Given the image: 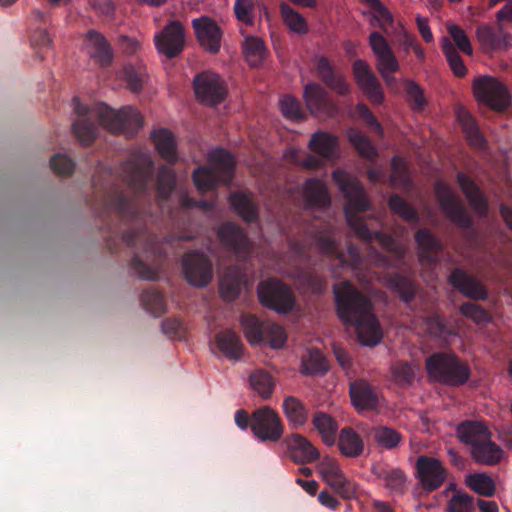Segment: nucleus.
<instances>
[{
	"label": "nucleus",
	"mask_w": 512,
	"mask_h": 512,
	"mask_svg": "<svg viewBox=\"0 0 512 512\" xmlns=\"http://www.w3.org/2000/svg\"><path fill=\"white\" fill-rule=\"evenodd\" d=\"M152 173L150 156L138 154L122 164L126 190L116 184L99 183L96 176L93 178L92 209L101 219L102 228L110 233L107 247L111 253L117 252L116 238L129 248L157 253V236L147 228V212L143 207L150 199L148 183Z\"/></svg>",
	"instance_id": "1"
},
{
	"label": "nucleus",
	"mask_w": 512,
	"mask_h": 512,
	"mask_svg": "<svg viewBox=\"0 0 512 512\" xmlns=\"http://www.w3.org/2000/svg\"><path fill=\"white\" fill-rule=\"evenodd\" d=\"M333 294L339 320L344 325L355 327L365 345L378 344L382 331L371 300L348 280L335 284Z\"/></svg>",
	"instance_id": "2"
},
{
	"label": "nucleus",
	"mask_w": 512,
	"mask_h": 512,
	"mask_svg": "<svg viewBox=\"0 0 512 512\" xmlns=\"http://www.w3.org/2000/svg\"><path fill=\"white\" fill-rule=\"evenodd\" d=\"M332 176L347 199L344 213L349 227L366 242L377 240L384 243L387 239L385 234L378 229H370L366 221L358 215L370 209V203L362 184L342 171H334Z\"/></svg>",
	"instance_id": "3"
},
{
	"label": "nucleus",
	"mask_w": 512,
	"mask_h": 512,
	"mask_svg": "<svg viewBox=\"0 0 512 512\" xmlns=\"http://www.w3.org/2000/svg\"><path fill=\"white\" fill-rule=\"evenodd\" d=\"M208 159L210 166L199 167L192 175L195 186L202 192L215 189L219 183L229 184L234 176L235 161L225 149L211 151Z\"/></svg>",
	"instance_id": "4"
},
{
	"label": "nucleus",
	"mask_w": 512,
	"mask_h": 512,
	"mask_svg": "<svg viewBox=\"0 0 512 512\" xmlns=\"http://www.w3.org/2000/svg\"><path fill=\"white\" fill-rule=\"evenodd\" d=\"M425 366L430 378L450 386L465 384L471 374L468 364L454 353L435 352L426 359Z\"/></svg>",
	"instance_id": "5"
},
{
	"label": "nucleus",
	"mask_w": 512,
	"mask_h": 512,
	"mask_svg": "<svg viewBox=\"0 0 512 512\" xmlns=\"http://www.w3.org/2000/svg\"><path fill=\"white\" fill-rule=\"evenodd\" d=\"M96 115L106 130L111 133H122L128 138L133 137L143 125L141 114L131 106L116 111L101 103L96 106Z\"/></svg>",
	"instance_id": "6"
},
{
	"label": "nucleus",
	"mask_w": 512,
	"mask_h": 512,
	"mask_svg": "<svg viewBox=\"0 0 512 512\" xmlns=\"http://www.w3.org/2000/svg\"><path fill=\"white\" fill-rule=\"evenodd\" d=\"M313 244L320 253L337 260L342 267L349 266L355 272L363 268L364 259L360 248L350 243L347 247V253H344L330 230L317 232L313 236Z\"/></svg>",
	"instance_id": "7"
},
{
	"label": "nucleus",
	"mask_w": 512,
	"mask_h": 512,
	"mask_svg": "<svg viewBox=\"0 0 512 512\" xmlns=\"http://www.w3.org/2000/svg\"><path fill=\"white\" fill-rule=\"evenodd\" d=\"M241 326L250 344L268 343L272 348H281L287 335L279 324L262 321L255 315L247 314L241 317Z\"/></svg>",
	"instance_id": "8"
},
{
	"label": "nucleus",
	"mask_w": 512,
	"mask_h": 512,
	"mask_svg": "<svg viewBox=\"0 0 512 512\" xmlns=\"http://www.w3.org/2000/svg\"><path fill=\"white\" fill-rule=\"evenodd\" d=\"M257 294L263 306L281 314L289 313L296 301L292 289L276 278L260 282Z\"/></svg>",
	"instance_id": "9"
},
{
	"label": "nucleus",
	"mask_w": 512,
	"mask_h": 512,
	"mask_svg": "<svg viewBox=\"0 0 512 512\" xmlns=\"http://www.w3.org/2000/svg\"><path fill=\"white\" fill-rule=\"evenodd\" d=\"M181 265L183 277L191 286L204 288L208 286L213 279V263L203 252H186L182 256Z\"/></svg>",
	"instance_id": "10"
},
{
	"label": "nucleus",
	"mask_w": 512,
	"mask_h": 512,
	"mask_svg": "<svg viewBox=\"0 0 512 512\" xmlns=\"http://www.w3.org/2000/svg\"><path fill=\"white\" fill-rule=\"evenodd\" d=\"M250 428L254 436L262 442H277L284 434V424L280 416L269 406L253 411Z\"/></svg>",
	"instance_id": "11"
},
{
	"label": "nucleus",
	"mask_w": 512,
	"mask_h": 512,
	"mask_svg": "<svg viewBox=\"0 0 512 512\" xmlns=\"http://www.w3.org/2000/svg\"><path fill=\"white\" fill-rule=\"evenodd\" d=\"M475 98L496 111L505 110L510 104V96L506 87L496 78L480 76L473 81Z\"/></svg>",
	"instance_id": "12"
},
{
	"label": "nucleus",
	"mask_w": 512,
	"mask_h": 512,
	"mask_svg": "<svg viewBox=\"0 0 512 512\" xmlns=\"http://www.w3.org/2000/svg\"><path fill=\"white\" fill-rule=\"evenodd\" d=\"M193 87L196 98L203 104L215 106L223 102L228 89L222 78L211 71H204L195 76Z\"/></svg>",
	"instance_id": "13"
},
{
	"label": "nucleus",
	"mask_w": 512,
	"mask_h": 512,
	"mask_svg": "<svg viewBox=\"0 0 512 512\" xmlns=\"http://www.w3.org/2000/svg\"><path fill=\"white\" fill-rule=\"evenodd\" d=\"M436 197L442 212L456 226L463 229H470L473 220L468 214L463 203L452 193L451 189L441 183L435 187Z\"/></svg>",
	"instance_id": "14"
},
{
	"label": "nucleus",
	"mask_w": 512,
	"mask_h": 512,
	"mask_svg": "<svg viewBox=\"0 0 512 512\" xmlns=\"http://www.w3.org/2000/svg\"><path fill=\"white\" fill-rule=\"evenodd\" d=\"M157 51L168 59L179 56L185 47V29L178 20L170 21L154 36Z\"/></svg>",
	"instance_id": "15"
},
{
	"label": "nucleus",
	"mask_w": 512,
	"mask_h": 512,
	"mask_svg": "<svg viewBox=\"0 0 512 512\" xmlns=\"http://www.w3.org/2000/svg\"><path fill=\"white\" fill-rule=\"evenodd\" d=\"M222 245L239 261L250 255L251 242L243 228L233 222H225L218 229Z\"/></svg>",
	"instance_id": "16"
},
{
	"label": "nucleus",
	"mask_w": 512,
	"mask_h": 512,
	"mask_svg": "<svg viewBox=\"0 0 512 512\" xmlns=\"http://www.w3.org/2000/svg\"><path fill=\"white\" fill-rule=\"evenodd\" d=\"M416 471L421 486L427 492L440 488L447 477V470L441 461L425 455L417 458Z\"/></svg>",
	"instance_id": "17"
},
{
	"label": "nucleus",
	"mask_w": 512,
	"mask_h": 512,
	"mask_svg": "<svg viewBox=\"0 0 512 512\" xmlns=\"http://www.w3.org/2000/svg\"><path fill=\"white\" fill-rule=\"evenodd\" d=\"M448 284L471 300H486V287L471 273L462 267H455L448 276Z\"/></svg>",
	"instance_id": "18"
},
{
	"label": "nucleus",
	"mask_w": 512,
	"mask_h": 512,
	"mask_svg": "<svg viewBox=\"0 0 512 512\" xmlns=\"http://www.w3.org/2000/svg\"><path fill=\"white\" fill-rule=\"evenodd\" d=\"M355 82L372 104H381L384 93L381 84L370 66L364 60L357 59L352 66Z\"/></svg>",
	"instance_id": "19"
},
{
	"label": "nucleus",
	"mask_w": 512,
	"mask_h": 512,
	"mask_svg": "<svg viewBox=\"0 0 512 512\" xmlns=\"http://www.w3.org/2000/svg\"><path fill=\"white\" fill-rule=\"evenodd\" d=\"M192 27L201 47L211 54H217L222 40V31L218 24L213 19L203 16L193 19Z\"/></svg>",
	"instance_id": "20"
},
{
	"label": "nucleus",
	"mask_w": 512,
	"mask_h": 512,
	"mask_svg": "<svg viewBox=\"0 0 512 512\" xmlns=\"http://www.w3.org/2000/svg\"><path fill=\"white\" fill-rule=\"evenodd\" d=\"M314 67L322 82L335 93L346 96L351 93V86L345 77L338 72L326 56H319L314 60Z\"/></svg>",
	"instance_id": "21"
},
{
	"label": "nucleus",
	"mask_w": 512,
	"mask_h": 512,
	"mask_svg": "<svg viewBox=\"0 0 512 512\" xmlns=\"http://www.w3.org/2000/svg\"><path fill=\"white\" fill-rule=\"evenodd\" d=\"M414 238L418 248L419 261L429 266L439 264V254L443 251V244L439 238L427 228L417 230Z\"/></svg>",
	"instance_id": "22"
},
{
	"label": "nucleus",
	"mask_w": 512,
	"mask_h": 512,
	"mask_svg": "<svg viewBox=\"0 0 512 512\" xmlns=\"http://www.w3.org/2000/svg\"><path fill=\"white\" fill-rule=\"evenodd\" d=\"M369 44L376 56L379 74H384V71H398V60L381 33L377 31L372 32L369 36Z\"/></svg>",
	"instance_id": "23"
},
{
	"label": "nucleus",
	"mask_w": 512,
	"mask_h": 512,
	"mask_svg": "<svg viewBox=\"0 0 512 512\" xmlns=\"http://www.w3.org/2000/svg\"><path fill=\"white\" fill-rule=\"evenodd\" d=\"M284 443L291 459L297 464H308L320 457L317 448L304 436L293 433L285 437Z\"/></svg>",
	"instance_id": "24"
},
{
	"label": "nucleus",
	"mask_w": 512,
	"mask_h": 512,
	"mask_svg": "<svg viewBox=\"0 0 512 512\" xmlns=\"http://www.w3.org/2000/svg\"><path fill=\"white\" fill-rule=\"evenodd\" d=\"M350 397L353 405L359 410H376L379 396L376 389L366 380H357L350 385Z\"/></svg>",
	"instance_id": "25"
},
{
	"label": "nucleus",
	"mask_w": 512,
	"mask_h": 512,
	"mask_svg": "<svg viewBox=\"0 0 512 512\" xmlns=\"http://www.w3.org/2000/svg\"><path fill=\"white\" fill-rule=\"evenodd\" d=\"M457 182L473 211L480 217L488 213V202L478 185L466 174L459 172Z\"/></svg>",
	"instance_id": "26"
},
{
	"label": "nucleus",
	"mask_w": 512,
	"mask_h": 512,
	"mask_svg": "<svg viewBox=\"0 0 512 512\" xmlns=\"http://www.w3.org/2000/svg\"><path fill=\"white\" fill-rule=\"evenodd\" d=\"M74 102L75 112L82 116V118L77 119L73 123L72 131L81 144L88 146L95 140L98 127L93 121L85 117L89 108L86 105L81 104L76 98L74 99Z\"/></svg>",
	"instance_id": "27"
},
{
	"label": "nucleus",
	"mask_w": 512,
	"mask_h": 512,
	"mask_svg": "<svg viewBox=\"0 0 512 512\" xmlns=\"http://www.w3.org/2000/svg\"><path fill=\"white\" fill-rule=\"evenodd\" d=\"M308 147L322 159L333 160L338 156V137L324 131H318L311 136Z\"/></svg>",
	"instance_id": "28"
},
{
	"label": "nucleus",
	"mask_w": 512,
	"mask_h": 512,
	"mask_svg": "<svg viewBox=\"0 0 512 512\" xmlns=\"http://www.w3.org/2000/svg\"><path fill=\"white\" fill-rule=\"evenodd\" d=\"M459 440L473 449L481 441L491 435L488 427L481 421L466 420L458 424L456 428Z\"/></svg>",
	"instance_id": "29"
},
{
	"label": "nucleus",
	"mask_w": 512,
	"mask_h": 512,
	"mask_svg": "<svg viewBox=\"0 0 512 512\" xmlns=\"http://www.w3.org/2000/svg\"><path fill=\"white\" fill-rule=\"evenodd\" d=\"M303 196L309 207L325 208L331 203L327 187L319 179L310 178L305 181L303 186Z\"/></svg>",
	"instance_id": "30"
},
{
	"label": "nucleus",
	"mask_w": 512,
	"mask_h": 512,
	"mask_svg": "<svg viewBox=\"0 0 512 512\" xmlns=\"http://www.w3.org/2000/svg\"><path fill=\"white\" fill-rule=\"evenodd\" d=\"M504 451L492 441L491 435L471 449V456L479 464L493 466L503 458Z\"/></svg>",
	"instance_id": "31"
},
{
	"label": "nucleus",
	"mask_w": 512,
	"mask_h": 512,
	"mask_svg": "<svg viewBox=\"0 0 512 512\" xmlns=\"http://www.w3.org/2000/svg\"><path fill=\"white\" fill-rule=\"evenodd\" d=\"M243 274L238 266H230L219 282L221 297L226 301L235 300L242 287Z\"/></svg>",
	"instance_id": "32"
},
{
	"label": "nucleus",
	"mask_w": 512,
	"mask_h": 512,
	"mask_svg": "<svg viewBox=\"0 0 512 512\" xmlns=\"http://www.w3.org/2000/svg\"><path fill=\"white\" fill-rule=\"evenodd\" d=\"M304 99L312 114L326 112L330 108L327 91L318 83L310 82L304 87Z\"/></svg>",
	"instance_id": "33"
},
{
	"label": "nucleus",
	"mask_w": 512,
	"mask_h": 512,
	"mask_svg": "<svg viewBox=\"0 0 512 512\" xmlns=\"http://www.w3.org/2000/svg\"><path fill=\"white\" fill-rule=\"evenodd\" d=\"M230 204L236 213L247 223L256 222L259 218V209L252 198L244 192L236 191L230 195Z\"/></svg>",
	"instance_id": "34"
},
{
	"label": "nucleus",
	"mask_w": 512,
	"mask_h": 512,
	"mask_svg": "<svg viewBox=\"0 0 512 512\" xmlns=\"http://www.w3.org/2000/svg\"><path fill=\"white\" fill-rule=\"evenodd\" d=\"M282 408L289 424L293 427H302L307 423L309 409L299 398L294 396L285 397Z\"/></svg>",
	"instance_id": "35"
},
{
	"label": "nucleus",
	"mask_w": 512,
	"mask_h": 512,
	"mask_svg": "<svg viewBox=\"0 0 512 512\" xmlns=\"http://www.w3.org/2000/svg\"><path fill=\"white\" fill-rule=\"evenodd\" d=\"M215 342L220 352L228 359L238 360L243 354V344L240 337L231 330L216 334Z\"/></svg>",
	"instance_id": "36"
},
{
	"label": "nucleus",
	"mask_w": 512,
	"mask_h": 512,
	"mask_svg": "<svg viewBox=\"0 0 512 512\" xmlns=\"http://www.w3.org/2000/svg\"><path fill=\"white\" fill-rule=\"evenodd\" d=\"M338 447L344 456L357 458L364 451V442L354 429L345 427L340 431Z\"/></svg>",
	"instance_id": "37"
},
{
	"label": "nucleus",
	"mask_w": 512,
	"mask_h": 512,
	"mask_svg": "<svg viewBox=\"0 0 512 512\" xmlns=\"http://www.w3.org/2000/svg\"><path fill=\"white\" fill-rule=\"evenodd\" d=\"M456 114L469 144L477 149L484 148L485 139L471 114L464 108H458Z\"/></svg>",
	"instance_id": "38"
},
{
	"label": "nucleus",
	"mask_w": 512,
	"mask_h": 512,
	"mask_svg": "<svg viewBox=\"0 0 512 512\" xmlns=\"http://www.w3.org/2000/svg\"><path fill=\"white\" fill-rule=\"evenodd\" d=\"M329 370L325 356L318 349H309L301 360V373L306 376L324 375Z\"/></svg>",
	"instance_id": "39"
},
{
	"label": "nucleus",
	"mask_w": 512,
	"mask_h": 512,
	"mask_svg": "<svg viewBox=\"0 0 512 512\" xmlns=\"http://www.w3.org/2000/svg\"><path fill=\"white\" fill-rule=\"evenodd\" d=\"M371 434L376 445L388 451L399 448L404 439L398 430L383 425L373 428Z\"/></svg>",
	"instance_id": "40"
},
{
	"label": "nucleus",
	"mask_w": 512,
	"mask_h": 512,
	"mask_svg": "<svg viewBox=\"0 0 512 512\" xmlns=\"http://www.w3.org/2000/svg\"><path fill=\"white\" fill-rule=\"evenodd\" d=\"M387 286L394 293L398 294L400 299L406 304H409L415 298L417 292L415 283L399 273H393L388 276Z\"/></svg>",
	"instance_id": "41"
},
{
	"label": "nucleus",
	"mask_w": 512,
	"mask_h": 512,
	"mask_svg": "<svg viewBox=\"0 0 512 512\" xmlns=\"http://www.w3.org/2000/svg\"><path fill=\"white\" fill-rule=\"evenodd\" d=\"M312 423L326 445L335 444L338 424L330 415L318 411L314 414Z\"/></svg>",
	"instance_id": "42"
},
{
	"label": "nucleus",
	"mask_w": 512,
	"mask_h": 512,
	"mask_svg": "<svg viewBox=\"0 0 512 512\" xmlns=\"http://www.w3.org/2000/svg\"><path fill=\"white\" fill-rule=\"evenodd\" d=\"M477 38L486 49H505L508 46L510 36L502 31H495L487 25L477 27Z\"/></svg>",
	"instance_id": "43"
},
{
	"label": "nucleus",
	"mask_w": 512,
	"mask_h": 512,
	"mask_svg": "<svg viewBox=\"0 0 512 512\" xmlns=\"http://www.w3.org/2000/svg\"><path fill=\"white\" fill-rule=\"evenodd\" d=\"M86 37L95 48L93 57L101 66L108 67L112 63L113 53L106 38L96 30H89Z\"/></svg>",
	"instance_id": "44"
},
{
	"label": "nucleus",
	"mask_w": 512,
	"mask_h": 512,
	"mask_svg": "<svg viewBox=\"0 0 512 512\" xmlns=\"http://www.w3.org/2000/svg\"><path fill=\"white\" fill-rule=\"evenodd\" d=\"M156 149L162 158L173 164L177 161L176 144L173 134L167 129H159L153 133Z\"/></svg>",
	"instance_id": "45"
},
{
	"label": "nucleus",
	"mask_w": 512,
	"mask_h": 512,
	"mask_svg": "<svg viewBox=\"0 0 512 512\" xmlns=\"http://www.w3.org/2000/svg\"><path fill=\"white\" fill-rule=\"evenodd\" d=\"M175 184L176 176L174 171L167 166L160 167L156 179V193L159 205H162L169 198L175 188Z\"/></svg>",
	"instance_id": "46"
},
{
	"label": "nucleus",
	"mask_w": 512,
	"mask_h": 512,
	"mask_svg": "<svg viewBox=\"0 0 512 512\" xmlns=\"http://www.w3.org/2000/svg\"><path fill=\"white\" fill-rule=\"evenodd\" d=\"M374 474L385 482V486L394 492L402 493L406 483V475L399 468H376Z\"/></svg>",
	"instance_id": "47"
},
{
	"label": "nucleus",
	"mask_w": 512,
	"mask_h": 512,
	"mask_svg": "<svg viewBox=\"0 0 512 512\" xmlns=\"http://www.w3.org/2000/svg\"><path fill=\"white\" fill-rule=\"evenodd\" d=\"M348 140L359 153V155L369 161H375L378 153L371 140L358 130H350Z\"/></svg>",
	"instance_id": "48"
},
{
	"label": "nucleus",
	"mask_w": 512,
	"mask_h": 512,
	"mask_svg": "<svg viewBox=\"0 0 512 512\" xmlns=\"http://www.w3.org/2000/svg\"><path fill=\"white\" fill-rule=\"evenodd\" d=\"M124 76L129 89L132 92H139L142 90L148 75L146 67L142 62L135 64L129 63L124 66Z\"/></svg>",
	"instance_id": "49"
},
{
	"label": "nucleus",
	"mask_w": 512,
	"mask_h": 512,
	"mask_svg": "<svg viewBox=\"0 0 512 512\" xmlns=\"http://www.w3.org/2000/svg\"><path fill=\"white\" fill-rule=\"evenodd\" d=\"M466 484L480 496L492 497L496 493L493 479L484 473L470 474L466 479Z\"/></svg>",
	"instance_id": "50"
},
{
	"label": "nucleus",
	"mask_w": 512,
	"mask_h": 512,
	"mask_svg": "<svg viewBox=\"0 0 512 512\" xmlns=\"http://www.w3.org/2000/svg\"><path fill=\"white\" fill-rule=\"evenodd\" d=\"M442 51L449 63L451 70L457 77H463L467 73V68L457 51L456 47L452 44L449 38H443Z\"/></svg>",
	"instance_id": "51"
},
{
	"label": "nucleus",
	"mask_w": 512,
	"mask_h": 512,
	"mask_svg": "<svg viewBox=\"0 0 512 512\" xmlns=\"http://www.w3.org/2000/svg\"><path fill=\"white\" fill-rule=\"evenodd\" d=\"M388 205L393 213L399 215L407 222L416 223L419 221V214L413 206L397 194L389 197Z\"/></svg>",
	"instance_id": "52"
},
{
	"label": "nucleus",
	"mask_w": 512,
	"mask_h": 512,
	"mask_svg": "<svg viewBox=\"0 0 512 512\" xmlns=\"http://www.w3.org/2000/svg\"><path fill=\"white\" fill-rule=\"evenodd\" d=\"M249 382L253 390L262 398L267 399L272 395L274 381L269 373L263 370H257L250 375Z\"/></svg>",
	"instance_id": "53"
},
{
	"label": "nucleus",
	"mask_w": 512,
	"mask_h": 512,
	"mask_svg": "<svg viewBox=\"0 0 512 512\" xmlns=\"http://www.w3.org/2000/svg\"><path fill=\"white\" fill-rule=\"evenodd\" d=\"M141 303L145 310L154 316H160L166 311L163 295L155 289H147L141 294Z\"/></svg>",
	"instance_id": "54"
},
{
	"label": "nucleus",
	"mask_w": 512,
	"mask_h": 512,
	"mask_svg": "<svg viewBox=\"0 0 512 512\" xmlns=\"http://www.w3.org/2000/svg\"><path fill=\"white\" fill-rule=\"evenodd\" d=\"M280 12L284 23L290 30L296 33H306L308 31V26L304 17L287 3L282 2L280 4Z\"/></svg>",
	"instance_id": "55"
},
{
	"label": "nucleus",
	"mask_w": 512,
	"mask_h": 512,
	"mask_svg": "<svg viewBox=\"0 0 512 512\" xmlns=\"http://www.w3.org/2000/svg\"><path fill=\"white\" fill-rule=\"evenodd\" d=\"M266 48L264 42L257 37H247L244 44V54L251 66H258L264 56Z\"/></svg>",
	"instance_id": "56"
},
{
	"label": "nucleus",
	"mask_w": 512,
	"mask_h": 512,
	"mask_svg": "<svg viewBox=\"0 0 512 512\" xmlns=\"http://www.w3.org/2000/svg\"><path fill=\"white\" fill-rule=\"evenodd\" d=\"M234 13L238 21L252 26L256 15L255 0H235Z\"/></svg>",
	"instance_id": "57"
},
{
	"label": "nucleus",
	"mask_w": 512,
	"mask_h": 512,
	"mask_svg": "<svg viewBox=\"0 0 512 512\" xmlns=\"http://www.w3.org/2000/svg\"><path fill=\"white\" fill-rule=\"evenodd\" d=\"M280 108L282 114L287 119L302 121L306 118L300 102L292 96L286 95L282 97L280 100Z\"/></svg>",
	"instance_id": "58"
},
{
	"label": "nucleus",
	"mask_w": 512,
	"mask_h": 512,
	"mask_svg": "<svg viewBox=\"0 0 512 512\" xmlns=\"http://www.w3.org/2000/svg\"><path fill=\"white\" fill-rule=\"evenodd\" d=\"M343 499H352L357 494V484L348 479L344 474L328 484Z\"/></svg>",
	"instance_id": "59"
},
{
	"label": "nucleus",
	"mask_w": 512,
	"mask_h": 512,
	"mask_svg": "<svg viewBox=\"0 0 512 512\" xmlns=\"http://www.w3.org/2000/svg\"><path fill=\"white\" fill-rule=\"evenodd\" d=\"M390 182L392 185H403L406 186L410 182L409 171L405 161L398 156H395L391 160V176Z\"/></svg>",
	"instance_id": "60"
},
{
	"label": "nucleus",
	"mask_w": 512,
	"mask_h": 512,
	"mask_svg": "<svg viewBox=\"0 0 512 512\" xmlns=\"http://www.w3.org/2000/svg\"><path fill=\"white\" fill-rule=\"evenodd\" d=\"M407 101L413 111L420 112L426 105V98L422 88L414 81L406 82Z\"/></svg>",
	"instance_id": "61"
},
{
	"label": "nucleus",
	"mask_w": 512,
	"mask_h": 512,
	"mask_svg": "<svg viewBox=\"0 0 512 512\" xmlns=\"http://www.w3.org/2000/svg\"><path fill=\"white\" fill-rule=\"evenodd\" d=\"M448 32L456 47L457 51L460 50L466 55H472L473 48L466 32L458 25L452 24L448 26Z\"/></svg>",
	"instance_id": "62"
},
{
	"label": "nucleus",
	"mask_w": 512,
	"mask_h": 512,
	"mask_svg": "<svg viewBox=\"0 0 512 512\" xmlns=\"http://www.w3.org/2000/svg\"><path fill=\"white\" fill-rule=\"evenodd\" d=\"M424 325L429 335L434 338H446L451 334L450 328L439 315L427 316Z\"/></svg>",
	"instance_id": "63"
},
{
	"label": "nucleus",
	"mask_w": 512,
	"mask_h": 512,
	"mask_svg": "<svg viewBox=\"0 0 512 512\" xmlns=\"http://www.w3.org/2000/svg\"><path fill=\"white\" fill-rule=\"evenodd\" d=\"M459 310L463 316L478 324L487 323L491 318L487 310L475 303H463Z\"/></svg>",
	"instance_id": "64"
}]
</instances>
